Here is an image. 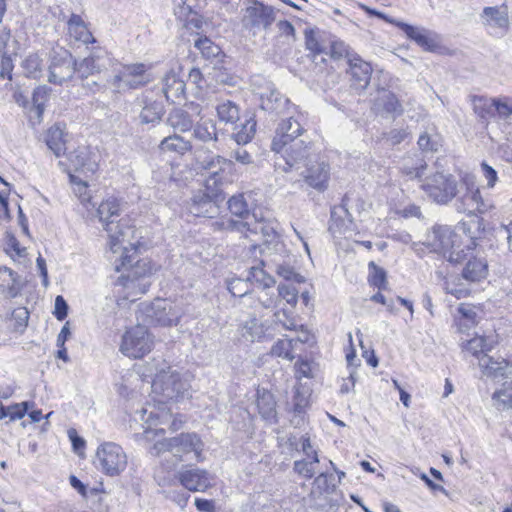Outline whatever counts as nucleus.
Wrapping results in <instances>:
<instances>
[{"instance_id":"nucleus-1","label":"nucleus","mask_w":512,"mask_h":512,"mask_svg":"<svg viewBox=\"0 0 512 512\" xmlns=\"http://www.w3.org/2000/svg\"><path fill=\"white\" fill-rule=\"evenodd\" d=\"M149 370L153 373L151 385L153 399L159 406L171 401H179L189 395L188 374L173 370L163 360L153 363Z\"/></svg>"},{"instance_id":"nucleus-2","label":"nucleus","mask_w":512,"mask_h":512,"mask_svg":"<svg viewBox=\"0 0 512 512\" xmlns=\"http://www.w3.org/2000/svg\"><path fill=\"white\" fill-rule=\"evenodd\" d=\"M120 202L114 197L102 201L97 209L99 220L103 223L108 234V244L113 254L118 253L122 244L133 246L135 229L129 226L124 220L115 222L112 218L119 216Z\"/></svg>"},{"instance_id":"nucleus-3","label":"nucleus","mask_w":512,"mask_h":512,"mask_svg":"<svg viewBox=\"0 0 512 512\" xmlns=\"http://www.w3.org/2000/svg\"><path fill=\"white\" fill-rule=\"evenodd\" d=\"M460 192L455 197L454 208L459 213L469 216L487 214L495 209L494 201L490 197H484L475 185L473 177H465L460 184Z\"/></svg>"},{"instance_id":"nucleus-4","label":"nucleus","mask_w":512,"mask_h":512,"mask_svg":"<svg viewBox=\"0 0 512 512\" xmlns=\"http://www.w3.org/2000/svg\"><path fill=\"white\" fill-rule=\"evenodd\" d=\"M197 168L206 173L205 189L207 191H221L222 187L231 182L233 162L220 155L196 156Z\"/></svg>"},{"instance_id":"nucleus-5","label":"nucleus","mask_w":512,"mask_h":512,"mask_svg":"<svg viewBox=\"0 0 512 512\" xmlns=\"http://www.w3.org/2000/svg\"><path fill=\"white\" fill-rule=\"evenodd\" d=\"M460 184L452 174L436 172L427 176L422 184L421 189L426 196L438 205H447L460 192Z\"/></svg>"},{"instance_id":"nucleus-6","label":"nucleus","mask_w":512,"mask_h":512,"mask_svg":"<svg viewBox=\"0 0 512 512\" xmlns=\"http://www.w3.org/2000/svg\"><path fill=\"white\" fill-rule=\"evenodd\" d=\"M181 316V308L166 299H155L140 309V317L148 325H177Z\"/></svg>"},{"instance_id":"nucleus-7","label":"nucleus","mask_w":512,"mask_h":512,"mask_svg":"<svg viewBox=\"0 0 512 512\" xmlns=\"http://www.w3.org/2000/svg\"><path fill=\"white\" fill-rule=\"evenodd\" d=\"M153 337L145 325L130 327L122 336L120 351L129 358H141L153 348Z\"/></svg>"},{"instance_id":"nucleus-8","label":"nucleus","mask_w":512,"mask_h":512,"mask_svg":"<svg viewBox=\"0 0 512 512\" xmlns=\"http://www.w3.org/2000/svg\"><path fill=\"white\" fill-rule=\"evenodd\" d=\"M127 455L122 447L114 442L101 444L96 451V466L107 476H118L127 467Z\"/></svg>"},{"instance_id":"nucleus-9","label":"nucleus","mask_w":512,"mask_h":512,"mask_svg":"<svg viewBox=\"0 0 512 512\" xmlns=\"http://www.w3.org/2000/svg\"><path fill=\"white\" fill-rule=\"evenodd\" d=\"M150 80L151 78L147 73L146 65L142 63H135L124 65L109 82L114 90L120 93L129 89L142 87Z\"/></svg>"},{"instance_id":"nucleus-10","label":"nucleus","mask_w":512,"mask_h":512,"mask_svg":"<svg viewBox=\"0 0 512 512\" xmlns=\"http://www.w3.org/2000/svg\"><path fill=\"white\" fill-rule=\"evenodd\" d=\"M141 420L145 422L147 427L145 428L144 435L147 440H153L158 433L164 434V429H152L153 426H157L158 424H167L170 423V429L172 431H177L181 428L183 421L177 420L176 418L172 419V414L169 409H167L164 405L161 406H150L149 408L141 409Z\"/></svg>"},{"instance_id":"nucleus-11","label":"nucleus","mask_w":512,"mask_h":512,"mask_svg":"<svg viewBox=\"0 0 512 512\" xmlns=\"http://www.w3.org/2000/svg\"><path fill=\"white\" fill-rule=\"evenodd\" d=\"M76 72V61L67 50L53 51L49 65L48 81L51 84L62 85L72 79Z\"/></svg>"},{"instance_id":"nucleus-12","label":"nucleus","mask_w":512,"mask_h":512,"mask_svg":"<svg viewBox=\"0 0 512 512\" xmlns=\"http://www.w3.org/2000/svg\"><path fill=\"white\" fill-rule=\"evenodd\" d=\"M457 235L447 226H436L426 234L424 244L427 245L431 251L446 254L451 250L449 255L450 261H459V253H456L454 248L456 246Z\"/></svg>"},{"instance_id":"nucleus-13","label":"nucleus","mask_w":512,"mask_h":512,"mask_svg":"<svg viewBox=\"0 0 512 512\" xmlns=\"http://www.w3.org/2000/svg\"><path fill=\"white\" fill-rule=\"evenodd\" d=\"M176 478L180 484L191 492H204L212 486V476L198 467L183 468Z\"/></svg>"},{"instance_id":"nucleus-14","label":"nucleus","mask_w":512,"mask_h":512,"mask_svg":"<svg viewBox=\"0 0 512 512\" xmlns=\"http://www.w3.org/2000/svg\"><path fill=\"white\" fill-rule=\"evenodd\" d=\"M304 132L305 130L300 122L295 119L293 115L289 114L288 117L282 119L278 124L275 136L271 143V149H282L287 143H289V141L291 142L299 139Z\"/></svg>"},{"instance_id":"nucleus-15","label":"nucleus","mask_w":512,"mask_h":512,"mask_svg":"<svg viewBox=\"0 0 512 512\" xmlns=\"http://www.w3.org/2000/svg\"><path fill=\"white\" fill-rule=\"evenodd\" d=\"M221 191L198 192L192 198L190 212L198 217L212 218L219 213V202L223 200Z\"/></svg>"},{"instance_id":"nucleus-16","label":"nucleus","mask_w":512,"mask_h":512,"mask_svg":"<svg viewBox=\"0 0 512 512\" xmlns=\"http://www.w3.org/2000/svg\"><path fill=\"white\" fill-rule=\"evenodd\" d=\"M132 244H133V246H131L129 244L121 245V248L118 251V252L122 251L121 255L119 256L120 264H116V269L119 270L120 267H122V268L129 267L127 274H129L135 278H138V279H141V278L147 279V276H149L152 273L151 263H150V261L143 259V260H137L135 262V264L132 265V261H133L132 256L133 255H130L129 252L133 251V254L136 253L135 243L132 242Z\"/></svg>"},{"instance_id":"nucleus-17","label":"nucleus","mask_w":512,"mask_h":512,"mask_svg":"<svg viewBox=\"0 0 512 512\" xmlns=\"http://www.w3.org/2000/svg\"><path fill=\"white\" fill-rule=\"evenodd\" d=\"M273 151L282 155L285 161L283 170L287 172L293 167L299 168L298 165L307 159L309 146L304 139L299 138L291 142L289 141L282 149Z\"/></svg>"},{"instance_id":"nucleus-18","label":"nucleus","mask_w":512,"mask_h":512,"mask_svg":"<svg viewBox=\"0 0 512 512\" xmlns=\"http://www.w3.org/2000/svg\"><path fill=\"white\" fill-rule=\"evenodd\" d=\"M68 158L75 171L83 173L86 178L98 170V155L91 152L88 147H78Z\"/></svg>"},{"instance_id":"nucleus-19","label":"nucleus","mask_w":512,"mask_h":512,"mask_svg":"<svg viewBox=\"0 0 512 512\" xmlns=\"http://www.w3.org/2000/svg\"><path fill=\"white\" fill-rule=\"evenodd\" d=\"M275 13L271 6L260 3L256 6H247L242 19L243 25L246 27L263 26L267 29L274 21Z\"/></svg>"},{"instance_id":"nucleus-20","label":"nucleus","mask_w":512,"mask_h":512,"mask_svg":"<svg viewBox=\"0 0 512 512\" xmlns=\"http://www.w3.org/2000/svg\"><path fill=\"white\" fill-rule=\"evenodd\" d=\"M373 109L382 116L396 117L403 113V107L396 95L387 89H379L373 101Z\"/></svg>"},{"instance_id":"nucleus-21","label":"nucleus","mask_w":512,"mask_h":512,"mask_svg":"<svg viewBox=\"0 0 512 512\" xmlns=\"http://www.w3.org/2000/svg\"><path fill=\"white\" fill-rule=\"evenodd\" d=\"M173 456L182 461L184 456L194 453L196 458L200 456L203 443L195 433H182L173 437Z\"/></svg>"},{"instance_id":"nucleus-22","label":"nucleus","mask_w":512,"mask_h":512,"mask_svg":"<svg viewBox=\"0 0 512 512\" xmlns=\"http://www.w3.org/2000/svg\"><path fill=\"white\" fill-rule=\"evenodd\" d=\"M349 74L351 85L357 90H364L370 83L372 67L359 55L350 58Z\"/></svg>"},{"instance_id":"nucleus-23","label":"nucleus","mask_w":512,"mask_h":512,"mask_svg":"<svg viewBox=\"0 0 512 512\" xmlns=\"http://www.w3.org/2000/svg\"><path fill=\"white\" fill-rule=\"evenodd\" d=\"M483 24L496 34H504L509 27L508 12L505 6L485 7L481 14Z\"/></svg>"},{"instance_id":"nucleus-24","label":"nucleus","mask_w":512,"mask_h":512,"mask_svg":"<svg viewBox=\"0 0 512 512\" xmlns=\"http://www.w3.org/2000/svg\"><path fill=\"white\" fill-rule=\"evenodd\" d=\"M301 175L310 187L323 191L329 179V166L325 162L311 163L301 172Z\"/></svg>"},{"instance_id":"nucleus-25","label":"nucleus","mask_w":512,"mask_h":512,"mask_svg":"<svg viewBox=\"0 0 512 512\" xmlns=\"http://www.w3.org/2000/svg\"><path fill=\"white\" fill-rule=\"evenodd\" d=\"M275 327L265 326L255 317L245 321L241 327V336L249 342L271 340L274 337Z\"/></svg>"},{"instance_id":"nucleus-26","label":"nucleus","mask_w":512,"mask_h":512,"mask_svg":"<svg viewBox=\"0 0 512 512\" xmlns=\"http://www.w3.org/2000/svg\"><path fill=\"white\" fill-rule=\"evenodd\" d=\"M117 285L123 289V298L134 302L148 291L150 282L146 278L138 279L126 274L119 278Z\"/></svg>"},{"instance_id":"nucleus-27","label":"nucleus","mask_w":512,"mask_h":512,"mask_svg":"<svg viewBox=\"0 0 512 512\" xmlns=\"http://www.w3.org/2000/svg\"><path fill=\"white\" fill-rule=\"evenodd\" d=\"M478 366L486 377L502 378L507 376L509 363L504 358H494L492 356H482L478 362Z\"/></svg>"},{"instance_id":"nucleus-28","label":"nucleus","mask_w":512,"mask_h":512,"mask_svg":"<svg viewBox=\"0 0 512 512\" xmlns=\"http://www.w3.org/2000/svg\"><path fill=\"white\" fill-rule=\"evenodd\" d=\"M261 108L276 115H289L290 109L293 107L289 99L272 90L269 94L261 97Z\"/></svg>"},{"instance_id":"nucleus-29","label":"nucleus","mask_w":512,"mask_h":512,"mask_svg":"<svg viewBox=\"0 0 512 512\" xmlns=\"http://www.w3.org/2000/svg\"><path fill=\"white\" fill-rule=\"evenodd\" d=\"M488 274V264L485 258L471 257L466 262L462 277L468 282H480L485 279Z\"/></svg>"},{"instance_id":"nucleus-30","label":"nucleus","mask_w":512,"mask_h":512,"mask_svg":"<svg viewBox=\"0 0 512 512\" xmlns=\"http://www.w3.org/2000/svg\"><path fill=\"white\" fill-rule=\"evenodd\" d=\"M162 91L168 101L180 100L185 91V83L174 72H169L163 78Z\"/></svg>"},{"instance_id":"nucleus-31","label":"nucleus","mask_w":512,"mask_h":512,"mask_svg":"<svg viewBox=\"0 0 512 512\" xmlns=\"http://www.w3.org/2000/svg\"><path fill=\"white\" fill-rule=\"evenodd\" d=\"M162 152H172L178 155H184L192 149L190 140L185 139L177 133L165 137L159 144Z\"/></svg>"},{"instance_id":"nucleus-32","label":"nucleus","mask_w":512,"mask_h":512,"mask_svg":"<svg viewBox=\"0 0 512 512\" xmlns=\"http://www.w3.org/2000/svg\"><path fill=\"white\" fill-rule=\"evenodd\" d=\"M68 33L76 41H80L84 44L93 43L95 41L85 22L76 14H72L68 20Z\"/></svg>"},{"instance_id":"nucleus-33","label":"nucleus","mask_w":512,"mask_h":512,"mask_svg":"<svg viewBox=\"0 0 512 512\" xmlns=\"http://www.w3.org/2000/svg\"><path fill=\"white\" fill-rule=\"evenodd\" d=\"M250 286L251 283L247 277L245 279L233 278L228 282V290L233 296L242 298L244 305L255 306L253 291L250 290Z\"/></svg>"},{"instance_id":"nucleus-34","label":"nucleus","mask_w":512,"mask_h":512,"mask_svg":"<svg viewBox=\"0 0 512 512\" xmlns=\"http://www.w3.org/2000/svg\"><path fill=\"white\" fill-rule=\"evenodd\" d=\"M168 125L177 132L190 131L194 126V120L190 114L183 109H174L167 118Z\"/></svg>"},{"instance_id":"nucleus-35","label":"nucleus","mask_w":512,"mask_h":512,"mask_svg":"<svg viewBox=\"0 0 512 512\" xmlns=\"http://www.w3.org/2000/svg\"><path fill=\"white\" fill-rule=\"evenodd\" d=\"M320 459L317 450H312V458H304L295 460L293 463V471L306 480L312 479L316 474V465Z\"/></svg>"},{"instance_id":"nucleus-36","label":"nucleus","mask_w":512,"mask_h":512,"mask_svg":"<svg viewBox=\"0 0 512 512\" xmlns=\"http://www.w3.org/2000/svg\"><path fill=\"white\" fill-rule=\"evenodd\" d=\"M494 345L492 341H488L483 336H476L463 346V349L469 353H471L478 362L482 356H487L488 352L493 349Z\"/></svg>"},{"instance_id":"nucleus-37","label":"nucleus","mask_w":512,"mask_h":512,"mask_svg":"<svg viewBox=\"0 0 512 512\" xmlns=\"http://www.w3.org/2000/svg\"><path fill=\"white\" fill-rule=\"evenodd\" d=\"M50 89L43 85L38 86L34 92L32 97V106L30 108V118L36 119L40 121L42 118V114L44 112V105L49 95Z\"/></svg>"},{"instance_id":"nucleus-38","label":"nucleus","mask_w":512,"mask_h":512,"mask_svg":"<svg viewBox=\"0 0 512 512\" xmlns=\"http://www.w3.org/2000/svg\"><path fill=\"white\" fill-rule=\"evenodd\" d=\"M46 144L48 148L59 157L65 150V140L63 130L58 126L54 125L48 129L46 134Z\"/></svg>"},{"instance_id":"nucleus-39","label":"nucleus","mask_w":512,"mask_h":512,"mask_svg":"<svg viewBox=\"0 0 512 512\" xmlns=\"http://www.w3.org/2000/svg\"><path fill=\"white\" fill-rule=\"evenodd\" d=\"M228 208L236 220H253V213L248 209V205L242 194L232 196L228 201Z\"/></svg>"},{"instance_id":"nucleus-40","label":"nucleus","mask_w":512,"mask_h":512,"mask_svg":"<svg viewBox=\"0 0 512 512\" xmlns=\"http://www.w3.org/2000/svg\"><path fill=\"white\" fill-rule=\"evenodd\" d=\"M427 164L423 159L406 158L400 168L401 174L407 180L419 179L426 170Z\"/></svg>"},{"instance_id":"nucleus-41","label":"nucleus","mask_w":512,"mask_h":512,"mask_svg":"<svg viewBox=\"0 0 512 512\" xmlns=\"http://www.w3.org/2000/svg\"><path fill=\"white\" fill-rule=\"evenodd\" d=\"M193 135L202 142L217 141L218 135L215 122L212 120L199 122L194 127Z\"/></svg>"},{"instance_id":"nucleus-42","label":"nucleus","mask_w":512,"mask_h":512,"mask_svg":"<svg viewBox=\"0 0 512 512\" xmlns=\"http://www.w3.org/2000/svg\"><path fill=\"white\" fill-rule=\"evenodd\" d=\"M21 66L26 77L39 79L43 74L44 64L38 54L28 55Z\"/></svg>"},{"instance_id":"nucleus-43","label":"nucleus","mask_w":512,"mask_h":512,"mask_svg":"<svg viewBox=\"0 0 512 512\" xmlns=\"http://www.w3.org/2000/svg\"><path fill=\"white\" fill-rule=\"evenodd\" d=\"M164 113L161 103L157 101H145L140 113V120L144 124L155 123L159 121Z\"/></svg>"},{"instance_id":"nucleus-44","label":"nucleus","mask_w":512,"mask_h":512,"mask_svg":"<svg viewBox=\"0 0 512 512\" xmlns=\"http://www.w3.org/2000/svg\"><path fill=\"white\" fill-rule=\"evenodd\" d=\"M233 137L238 144H247L254 137L256 132V121L250 116L245 122L235 128Z\"/></svg>"},{"instance_id":"nucleus-45","label":"nucleus","mask_w":512,"mask_h":512,"mask_svg":"<svg viewBox=\"0 0 512 512\" xmlns=\"http://www.w3.org/2000/svg\"><path fill=\"white\" fill-rule=\"evenodd\" d=\"M276 402L274 397L269 392H264L263 394L258 396L257 399V407L259 413L265 420H275L276 418V410H275Z\"/></svg>"},{"instance_id":"nucleus-46","label":"nucleus","mask_w":512,"mask_h":512,"mask_svg":"<svg viewBox=\"0 0 512 512\" xmlns=\"http://www.w3.org/2000/svg\"><path fill=\"white\" fill-rule=\"evenodd\" d=\"M218 118L226 124H234L239 120V108L230 100L224 101L216 107Z\"/></svg>"},{"instance_id":"nucleus-47","label":"nucleus","mask_w":512,"mask_h":512,"mask_svg":"<svg viewBox=\"0 0 512 512\" xmlns=\"http://www.w3.org/2000/svg\"><path fill=\"white\" fill-rule=\"evenodd\" d=\"M270 288L271 287H264V285H262L258 290H253L254 308L257 307L256 302L266 309L276 306L278 296L275 293H271L269 291Z\"/></svg>"},{"instance_id":"nucleus-48","label":"nucleus","mask_w":512,"mask_h":512,"mask_svg":"<svg viewBox=\"0 0 512 512\" xmlns=\"http://www.w3.org/2000/svg\"><path fill=\"white\" fill-rule=\"evenodd\" d=\"M294 340L293 339H279L270 350V354L275 357H280L288 361H292L295 356L293 354Z\"/></svg>"},{"instance_id":"nucleus-49","label":"nucleus","mask_w":512,"mask_h":512,"mask_svg":"<svg viewBox=\"0 0 512 512\" xmlns=\"http://www.w3.org/2000/svg\"><path fill=\"white\" fill-rule=\"evenodd\" d=\"M444 289L446 293L453 295L457 299L465 298L470 294V289L466 284L460 282L457 276L445 280Z\"/></svg>"},{"instance_id":"nucleus-50","label":"nucleus","mask_w":512,"mask_h":512,"mask_svg":"<svg viewBox=\"0 0 512 512\" xmlns=\"http://www.w3.org/2000/svg\"><path fill=\"white\" fill-rule=\"evenodd\" d=\"M264 219L258 218L255 213H253V220H240V232L246 238H250L251 236L260 235V231L264 224Z\"/></svg>"},{"instance_id":"nucleus-51","label":"nucleus","mask_w":512,"mask_h":512,"mask_svg":"<svg viewBox=\"0 0 512 512\" xmlns=\"http://www.w3.org/2000/svg\"><path fill=\"white\" fill-rule=\"evenodd\" d=\"M101 65L99 59L94 56L84 58L79 64L76 63V72L81 78H87L96 72H99Z\"/></svg>"},{"instance_id":"nucleus-52","label":"nucleus","mask_w":512,"mask_h":512,"mask_svg":"<svg viewBox=\"0 0 512 512\" xmlns=\"http://www.w3.org/2000/svg\"><path fill=\"white\" fill-rule=\"evenodd\" d=\"M247 278L251 282H256L259 284V287L264 285V287H273L275 284V280L268 275L261 266H252L249 268V272L247 274Z\"/></svg>"},{"instance_id":"nucleus-53","label":"nucleus","mask_w":512,"mask_h":512,"mask_svg":"<svg viewBox=\"0 0 512 512\" xmlns=\"http://www.w3.org/2000/svg\"><path fill=\"white\" fill-rule=\"evenodd\" d=\"M276 26L278 30V41L283 45L290 46L295 40L294 26L287 20L279 21Z\"/></svg>"},{"instance_id":"nucleus-54","label":"nucleus","mask_w":512,"mask_h":512,"mask_svg":"<svg viewBox=\"0 0 512 512\" xmlns=\"http://www.w3.org/2000/svg\"><path fill=\"white\" fill-rule=\"evenodd\" d=\"M416 43L429 52H434L440 47L439 36L427 29L421 34Z\"/></svg>"},{"instance_id":"nucleus-55","label":"nucleus","mask_w":512,"mask_h":512,"mask_svg":"<svg viewBox=\"0 0 512 512\" xmlns=\"http://www.w3.org/2000/svg\"><path fill=\"white\" fill-rule=\"evenodd\" d=\"M195 47L201 52L205 58L216 57L220 53V47L214 44L207 37L198 38L195 41Z\"/></svg>"},{"instance_id":"nucleus-56","label":"nucleus","mask_w":512,"mask_h":512,"mask_svg":"<svg viewBox=\"0 0 512 512\" xmlns=\"http://www.w3.org/2000/svg\"><path fill=\"white\" fill-rule=\"evenodd\" d=\"M330 55L334 59L347 58V62H350V58L357 56L356 53L350 51V47L341 40H335L330 46Z\"/></svg>"},{"instance_id":"nucleus-57","label":"nucleus","mask_w":512,"mask_h":512,"mask_svg":"<svg viewBox=\"0 0 512 512\" xmlns=\"http://www.w3.org/2000/svg\"><path fill=\"white\" fill-rule=\"evenodd\" d=\"M493 399L502 408H512V382L503 384V387L493 394Z\"/></svg>"},{"instance_id":"nucleus-58","label":"nucleus","mask_w":512,"mask_h":512,"mask_svg":"<svg viewBox=\"0 0 512 512\" xmlns=\"http://www.w3.org/2000/svg\"><path fill=\"white\" fill-rule=\"evenodd\" d=\"M70 181L73 184L74 193L81 200V202H86L90 200V194L88 191V183L87 180L81 179L77 175H70Z\"/></svg>"},{"instance_id":"nucleus-59","label":"nucleus","mask_w":512,"mask_h":512,"mask_svg":"<svg viewBox=\"0 0 512 512\" xmlns=\"http://www.w3.org/2000/svg\"><path fill=\"white\" fill-rule=\"evenodd\" d=\"M275 272L287 281H294L302 283L305 281L304 277L297 273L293 267L287 264H276Z\"/></svg>"},{"instance_id":"nucleus-60","label":"nucleus","mask_w":512,"mask_h":512,"mask_svg":"<svg viewBox=\"0 0 512 512\" xmlns=\"http://www.w3.org/2000/svg\"><path fill=\"white\" fill-rule=\"evenodd\" d=\"M369 267L372 269V273L369 278L370 284L379 289H385L387 285V280L386 272L384 271V269L376 266L374 262H371L369 264Z\"/></svg>"},{"instance_id":"nucleus-61","label":"nucleus","mask_w":512,"mask_h":512,"mask_svg":"<svg viewBox=\"0 0 512 512\" xmlns=\"http://www.w3.org/2000/svg\"><path fill=\"white\" fill-rule=\"evenodd\" d=\"M28 406V402L16 403L8 407L4 406V413L6 414V417H9L11 421L21 419L27 413Z\"/></svg>"},{"instance_id":"nucleus-62","label":"nucleus","mask_w":512,"mask_h":512,"mask_svg":"<svg viewBox=\"0 0 512 512\" xmlns=\"http://www.w3.org/2000/svg\"><path fill=\"white\" fill-rule=\"evenodd\" d=\"M12 319L14 320V329L22 332L28 324L29 312L25 307H18L12 312Z\"/></svg>"},{"instance_id":"nucleus-63","label":"nucleus","mask_w":512,"mask_h":512,"mask_svg":"<svg viewBox=\"0 0 512 512\" xmlns=\"http://www.w3.org/2000/svg\"><path fill=\"white\" fill-rule=\"evenodd\" d=\"M214 230L240 232V220L233 217L221 218L213 223Z\"/></svg>"},{"instance_id":"nucleus-64","label":"nucleus","mask_w":512,"mask_h":512,"mask_svg":"<svg viewBox=\"0 0 512 512\" xmlns=\"http://www.w3.org/2000/svg\"><path fill=\"white\" fill-rule=\"evenodd\" d=\"M173 443V437L158 440L150 447L149 452L153 456H160L164 452L173 453Z\"/></svg>"}]
</instances>
